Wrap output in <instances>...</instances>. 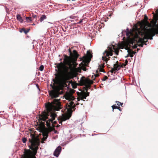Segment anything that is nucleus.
Returning a JSON list of instances; mask_svg holds the SVG:
<instances>
[{
	"instance_id": "nucleus-1",
	"label": "nucleus",
	"mask_w": 158,
	"mask_h": 158,
	"mask_svg": "<svg viewBox=\"0 0 158 158\" xmlns=\"http://www.w3.org/2000/svg\"><path fill=\"white\" fill-rule=\"evenodd\" d=\"M69 52L72 60L70 62L67 63V66L63 65V69L65 72L64 76L61 79L58 80L60 85L61 86L66 85L67 83H69L71 75L78 71L77 68L78 63H77V61L79 55L75 50H73L72 52L70 48H69Z\"/></svg>"
},
{
	"instance_id": "nucleus-2",
	"label": "nucleus",
	"mask_w": 158,
	"mask_h": 158,
	"mask_svg": "<svg viewBox=\"0 0 158 158\" xmlns=\"http://www.w3.org/2000/svg\"><path fill=\"white\" fill-rule=\"evenodd\" d=\"M50 96L53 99L51 103H49L45 105V107L48 112L51 111L52 109L56 111H59L61 109V105L60 102V99L56 98L59 97V92L53 89L51 91L48 92Z\"/></svg>"
},
{
	"instance_id": "nucleus-3",
	"label": "nucleus",
	"mask_w": 158,
	"mask_h": 158,
	"mask_svg": "<svg viewBox=\"0 0 158 158\" xmlns=\"http://www.w3.org/2000/svg\"><path fill=\"white\" fill-rule=\"evenodd\" d=\"M63 56L64 58L63 59V62H60L59 63H56L55 64L56 66V67L58 69L60 68H61L62 69L63 72V75L57 77L56 80L53 78L52 79L53 81L54 82L60 89L63 88L66 85H64L63 86L60 85L59 83V81H58V80L59 79H61L62 77H64V76L65 72L64 71V69H63V65L67 66V63L70 62V61H68L69 57H70V56H68L65 54H64Z\"/></svg>"
},
{
	"instance_id": "nucleus-4",
	"label": "nucleus",
	"mask_w": 158,
	"mask_h": 158,
	"mask_svg": "<svg viewBox=\"0 0 158 158\" xmlns=\"http://www.w3.org/2000/svg\"><path fill=\"white\" fill-rule=\"evenodd\" d=\"M78 98H74L72 97V100L76 102H77L76 103V105H78L80 102L81 105H82V102H85V101L84 99H86V97L89 95V93L87 91H81L80 93L78 92Z\"/></svg>"
},
{
	"instance_id": "nucleus-5",
	"label": "nucleus",
	"mask_w": 158,
	"mask_h": 158,
	"mask_svg": "<svg viewBox=\"0 0 158 158\" xmlns=\"http://www.w3.org/2000/svg\"><path fill=\"white\" fill-rule=\"evenodd\" d=\"M56 116V114L55 113L46 114L45 115L43 120L46 123L47 126H51V123Z\"/></svg>"
},
{
	"instance_id": "nucleus-6",
	"label": "nucleus",
	"mask_w": 158,
	"mask_h": 158,
	"mask_svg": "<svg viewBox=\"0 0 158 158\" xmlns=\"http://www.w3.org/2000/svg\"><path fill=\"white\" fill-rule=\"evenodd\" d=\"M140 36L141 37H140L138 34L135 38L131 39L129 43L131 45H132V46L131 45V46H132V48H136L137 47V44L139 43L138 42L139 39V38H143L144 37L143 36H142L141 35H140ZM144 40H143L142 42L145 43V44L146 45L147 44L146 43L148 42V40H147L146 41H145ZM140 43H141V42Z\"/></svg>"
},
{
	"instance_id": "nucleus-7",
	"label": "nucleus",
	"mask_w": 158,
	"mask_h": 158,
	"mask_svg": "<svg viewBox=\"0 0 158 158\" xmlns=\"http://www.w3.org/2000/svg\"><path fill=\"white\" fill-rule=\"evenodd\" d=\"M31 144L32 146V148H30L36 152L38 149V147L40 144V141L38 139H35L31 143Z\"/></svg>"
},
{
	"instance_id": "nucleus-8",
	"label": "nucleus",
	"mask_w": 158,
	"mask_h": 158,
	"mask_svg": "<svg viewBox=\"0 0 158 158\" xmlns=\"http://www.w3.org/2000/svg\"><path fill=\"white\" fill-rule=\"evenodd\" d=\"M21 158H36L32 153L30 151H25L23 155H22Z\"/></svg>"
},
{
	"instance_id": "nucleus-9",
	"label": "nucleus",
	"mask_w": 158,
	"mask_h": 158,
	"mask_svg": "<svg viewBox=\"0 0 158 158\" xmlns=\"http://www.w3.org/2000/svg\"><path fill=\"white\" fill-rule=\"evenodd\" d=\"M108 50H106L103 53V55L106 54V56L109 57V56H111L113 55V52H114L113 50L111 48L108 47Z\"/></svg>"
},
{
	"instance_id": "nucleus-10",
	"label": "nucleus",
	"mask_w": 158,
	"mask_h": 158,
	"mask_svg": "<svg viewBox=\"0 0 158 158\" xmlns=\"http://www.w3.org/2000/svg\"><path fill=\"white\" fill-rule=\"evenodd\" d=\"M61 147L59 146L55 149L53 153L54 156L57 157L59 156L61 151Z\"/></svg>"
},
{
	"instance_id": "nucleus-11",
	"label": "nucleus",
	"mask_w": 158,
	"mask_h": 158,
	"mask_svg": "<svg viewBox=\"0 0 158 158\" xmlns=\"http://www.w3.org/2000/svg\"><path fill=\"white\" fill-rule=\"evenodd\" d=\"M70 117L71 116L70 115H62L61 117V121L59 123L60 124H61V123H62L63 122L65 121L67 119H69L70 118Z\"/></svg>"
},
{
	"instance_id": "nucleus-12",
	"label": "nucleus",
	"mask_w": 158,
	"mask_h": 158,
	"mask_svg": "<svg viewBox=\"0 0 158 158\" xmlns=\"http://www.w3.org/2000/svg\"><path fill=\"white\" fill-rule=\"evenodd\" d=\"M16 17L17 20L19 21L20 23H22L23 22V21L20 15L18 14L16 15Z\"/></svg>"
},
{
	"instance_id": "nucleus-13",
	"label": "nucleus",
	"mask_w": 158,
	"mask_h": 158,
	"mask_svg": "<svg viewBox=\"0 0 158 158\" xmlns=\"http://www.w3.org/2000/svg\"><path fill=\"white\" fill-rule=\"evenodd\" d=\"M104 64H101V65H99V69L100 72H104V70L103 69L104 67Z\"/></svg>"
},
{
	"instance_id": "nucleus-14",
	"label": "nucleus",
	"mask_w": 158,
	"mask_h": 158,
	"mask_svg": "<svg viewBox=\"0 0 158 158\" xmlns=\"http://www.w3.org/2000/svg\"><path fill=\"white\" fill-rule=\"evenodd\" d=\"M47 17L45 15H42L40 18V22H42L44 20L46 19Z\"/></svg>"
},
{
	"instance_id": "nucleus-15",
	"label": "nucleus",
	"mask_w": 158,
	"mask_h": 158,
	"mask_svg": "<svg viewBox=\"0 0 158 158\" xmlns=\"http://www.w3.org/2000/svg\"><path fill=\"white\" fill-rule=\"evenodd\" d=\"M30 30V29L27 30L25 29L24 28H23L20 30V32H22L23 31L25 34H26Z\"/></svg>"
},
{
	"instance_id": "nucleus-16",
	"label": "nucleus",
	"mask_w": 158,
	"mask_h": 158,
	"mask_svg": "<svg viewBox=\"0 0 158 158\" xmlns=\"http://www.w3.org/2000/svg\"><path fill=\"white\" fill-rule=\"evenodd\" d=\"M79 66H80V67L81 69L83 70L84 71H86L87 69H86V68H85L84 65V64L81 63V64H79Z\"/></svg>"
},
{
	"instance_id": "nucleus-17",
	"label": "nucleus",
	"mask_w": 158,
	"mask_h": 158,
	"mask_svg": "<svg viewBox=\"0 0 158 158\" xmlns=\"http://www.w3.org/2000/svg\"><path fill=\"white\" fill-rule=\"evenodd\" d=\"M120 67L118 65H117L113 69V70L115 72L118 71L120 69Z\"/></svg>"
},
{
	"instance_id": "nucleus-18",
	"label": "nucleus",
	"mask_w": 158,
	"mask_h": 158,
	"mask_svg": "<svg viewBox=\"0 0 158 158\" xmlns=\"http://www.w3.org/2000/svg\"><path fill=\"white\" fill-rule=\"evenodd\" d=\"M127 52H128V55H129V56L130 57H132L134 55L129 50H127Z\"/></svg>"
},
{
	"instance_id": "nucleus-19",
	"label": "nucleus",
	"mask_w": 158,
	"mask_h": 158,
	"mask_svg": "<svg viewBox=\"0 0 158 158\" xmlns=\"http://www.w3.org/2000/svg\"><path fill=\"white\" fill-rule=\"evenodd\" d=\"M102 60H103L104 61H105L106 63H107L108 60V59L106 56H102Z\"/></svg>"
},
{
	"instance_id": "nucleus-20",
	"label": "nucleus",
	"mask_w": 158,
	"mask_h": 158,
	"mask_svg": "<svg viewBox=\"0 0 158 158\" xmlns=\"http://www.w3.org/2000/svg\"><path fill=\"white\" fill-rule=\"evenodd\" d=\"M44 69V66L43 65H41L39 67V70L41 71H42Z\"/></svg>"
},
{
	"instance_id": "nucleus-21",
	"label": "nucleus",
	"mask_w": 158,
	"mask_h": 158,
	"mask_svg": "<svg viewBox=\"0 0 158 158\" xmlns=\"http://www.w3.org/2000/svg\"><path fill=\"white\" fill-rule=\"evenodd\" d=\"M69 104L71 106H72L73 105L74 106H76V105H75L76 104H74V102L73 101H69Z\"/></svg>"
},
{
	"instance_id": "nucleus-22",
	"label": "nucleus",
	"mask_w": 158,
	"mask_h": 158,
	"mask_svg": "<svg viewBox=\"0 0 158 158\" xmlns=\"http://www.w3.org/2000/svg\"><path fill=\"white\" fill-rule=\"evenodd\" d=\"M137 45L139 47H143V42L139 43L137 44Z\"/></svg>"
},
{
	"instance_id": "nucleus-23",
	"label": "nucleus",
	"mask_w": 158,
	"mask_h": 158,
	"mask_svg": "<svg viewBox=\"0 0 158 158\" xmlns=\"http://www.w3.org/2000/svg\"><path fill=\"white\" fill-rule=\"evenodd\" d=\"M111 107L113 109V111H114V110L117 108V106H116V105H113L111 106Z\"/></svg>"
},
{
	"instance_id": "nucleus-24",
	"label": "nucleus",
	"mask_w": 158,
	"mask_h": 158,
	"mask_svg": "<svg viewBox=\"0 0 158 158\" xmlns=\"http://www.w3.org/2000/svg\"><path fill=\"white\" fill-rule=\"evenodd\" d=\"M38 131H39V132L40 133H42L43 132V129L40 128H37L36 129Z\"/></svg>"
},
{
	"instance_id": "nucleus-25",
	"label": "nucleus",
	"mask_w": 158,
	"mask_h": 158,
	"mask_svg": "<svg viewBox=\"0 0 158 158\" xmlns=\"http://www.w3.org/2000/svg\"><path fill=\"white\" fill-rule=\"evenodd\" d=\"M27 139L26 138L24 137L22 138V141L23 143H25L27 141Z\"/></svg>"
},
{
	"instance_id": "nucleus-26",
	"label": "nucleus",
	"mask_w": 158,
	"mask_h": 158,
	"mask_svg": "<svg viewBox=\"0 0 158 158\" xmlns=\"http://www.w3.org/2000/svg\"><path fill=\"white\" fill-rule=\"evenodd\" d=\"M26 19L27 20V19H28L30 21H31L32 20V19H31V18L30 17H26Z\"/></svg>"
},
{
	"instance_id": "nucleus-27",
	"label": "nucleus",
	"mask_w": 158,
	"mask_h": 158,
	"mask_svg": "<svg viewBox=\"0 0 158 158\" xmlns=\"http://www.w3.org/2000/svg\"><path fill=\"white\" fill-rule=\"evenodd\" d=\"M129 50L131 52L133 55L137 53V52L134 51L132 49H130Z\"/></svg>"
},
{
	"instance_id": "nucleus-28",
	"label": "nucleus",
	"mask_w": 158,
	"mask_h": 158,
	"mask_svg": "<svg viewBox=\"0 0 158 158\" xmlns=\"http://www.w3.org/2000/svg\"><path fill=\"white\" fill-rule=\"evenodd\" d=\"M68 143L65 142V143H63L61 144V145L62 146H65L66 144H67Z\"/></svg>"
},
{
	"instance_id": "nucleus-29",
	"label": "nucleus",
	"mask_w": 158,
	"mask_h": 158,
	"mask_svg": "<svg viewBox=\"0 0 158 158\" xmlns=\"http://www.w3.org/2000/svg\"><path fill=\"white\" fill-rule=\"evenodd\" d=\"M107 79V77L106 76H105L102 79V81H105Z\"/></svg>"
},
{
	"instance_id": "nucleus-30",
	"label": "nucleus",
	"mask_w": 158,
	"mask_h": 158,
	"mask_svg": "<svg viewBox=\"0 0 158 158\" xmlns=\"http://www.w3.org/2000/svg\"><path fill=\"white\" fill-rule=\"evenodd\" d=\"M69 18L72 19H74L76 18V17L75 16L71 15L69 16Z\"/></svg>"
},
{
	"instance_id": "nucleus-31",
	"label": "nucleus",
	"mask_w": 158,
	"mask_h": 158,
	"mask_svg": "<svg viewBox=\"0 0 158 158\" xmlns=\"http://www.w3.org/2000/svg\"><path fill=\"white\" fill-rule=\"evenodd\" d=\"M116 103H117V105L118 106H120V105L121 104V102L118 101H116Z\"/></svg>"
},
{
	"instance_id": "nucleus-32",
	"label": "nucleus",
	"mask_w": 158,
	"mask_h": 158,
	"mask_svg": "<svg viewBox=\"0 0 158 158\" xmlns=\"http://www.w3.org/2000/svg\"><path fill=\"white\" fill-rule=\"evenodd\" d=\"M32 16L34 18H36V15H34L33 14L32 15Z\"/></svg>"
},
{
	"instance_id": "nucleus-33",
	"label": "nucleus",
	"mask_w": 158,
	"mask_h": 158,
	"mask_svg": "<svg viewBox=\"0 0 158 158\" xmlns=\"http://www.w3.org/2000/svg\"><path fill=\"white\" fill-rule=\"evenodd\" d=\"M130 34V32L129 31H127L126 32V34L127 35H128Z\"/></svg>"
},
{
	"instance_id": "nucleus-34",
	"label": "nucleus",
	"mask_w": 158,
	"mask_h": 158,
	"mask_svg": "<svg viewBox=\"0 0 158 158\" xmlns=\"http://www.w3.org/2000/svg\"><path fill=\"white\" fill-rule=\"evenodd\" d=\"M93 82L91 80H90L89 81V83L91 84H92L93 83Z\"/></svg>"
},
{
	"instance_id": "nucleus-35",
	"label": "nucleus",
	"mask_w": 158,
	"mask_h": 158,
	"mask_svg": "<svg viewBox=\"0 0 158 158\" xmlns=\"http://www.w3.org/2000/svg\"><path fill=\"white\" fill-rule=\"evenodd\" d=\"M80 47L81 48H84V49H85V48H84V46L83 45H81V46H80Z\"/></svg>"
},
{
	"instance_id": "nucleus-36",
	"label": "nucleus",
	"mask_w": 158,
	"mask_h": 158,
	"mask_svg": "<svg viewBox=\"0 0 158 158\" xmlns=\"http://www.w3.org/2000/svg\"><path fill=\"white\" fill-rule=\"evenodd\" d=\"M82 22V20H81L80 21H79V22L77 23H80Z\"/></svg>"
},
{
	"instance_id": "nucleus-37",
	"label": "nucleus",
	"mask_w": 158,
	"mask_h": 158,
	"mask_svg": "<svg viewBox=\"0 0 158 158\" xmlns=\"http://www.w3.org/2000/svg\"><path fill=\"white\" fill-rule=\"evenodd\" d=\"M123 103H121V104H120V106H121L122 107H123Z\"/></svg>"
},
{
	"instance_id": "nucleus-38",
	"label": "nucleus",
	"mask_w": 158,
	"mask_h": 158,
	"mask_svg": "<svg viewBox=\"0 0 158 158\" xmlns=\"http://www.w3.org/2000/svg\"><path fill=\"white\" fill-rule=\"evenodd\" d=\"M36 86L37 87V88L38 89H39V88L38 87V84H37L36 85Z\"/></svg>"
},
{
	"instance_id": "nucleus-39",
	"label": "nucleus",
	"mask_w": 158,
	"mask_h": 158,
	"mask_svg": "<svg viewBox=\"0 0 158 158\" xmlns=\"http://www.w3.org/2000/svg\"><path fill=\"white\" fill-rule=\"evenodd\" d=\"M139 50H140V49L139 48H137V52H138Z\"/></svg>"
},
{
	"instance_id": "nucleus-40",
	"label": "nucleus",
	"mask_w": 158,
	"mask_h": 158,
	"mask_svg": "<svg viewBox=\"0 0 158 158\" xmlns=\"http://www.w3.org/2000/svg\"><path fill=\"white\" fill-rule=\"evenodd\" d=\"M46 23H50V24H53V23H51V22H47Z\"/></svg>"
},
{
	"instance_id": "nucleus-41",
	"label": "nucleus",
	"mask_w": 158,
	"mask_h": 158,
	"mask_svg": "<svg viewBox=\"0 0 158 158\" xmlns=\"http://www.w3.org/2000/svg\"><path fill=\"white\" fill-rule=\"evenodd\" d=\"M95 77H98V75L97 74L95 75Z\"/></svg>"
},
{
	"instance_id": "nucleus-42",
	"label": "nucleus",
	"mask_w": 158,
	"mask_h": 158,
	"mask_svg": "<svg viewBox=\"0 0 158 158\" xmlns=\"http://www.w3.org/2000/svg\"><path fill=\"white\" fill-rule=\"evenodd\" d=\"M50 86H51L53 88H54V86H53L52 85V84H50Z\"/></svg>"
},
{
	"instance_id": "nucleus-43",
	"label": "nucleus",
	"mask_w": 158,
	"mask_h": 158,
	"mask_svg": "<svg viewBox=\"0 0 158 158\" xmlns=\"http://www.w3.org/2000/svg\"><path fill=\"white\" fill-rule=\"evenodd\" d=\"M117 109H120V107H119L118 106H117V108H116Z\"/></svg>"
},
{
	"instance_id": "nucleus-44",
	"label": "nucleus",
	"mask_w": 158,
	"mask_h": 158,
	"mask_svg": "<svg viewBox=\"0 0 158 158\" xmlns=\"http://www.w3.org/2000/svg\"><path fill=\"white\" fill-rule=\"evenodd\" d=\"M115 53H116V55H118V52H117Z\"/></svg>"
},
{
	"instance_id": "nucleus-45",
	"label": "nucleus",
	"mask_w": 158,
	"mask_h": 158,
	"mask_svg": "<svg viewBox=\"0 0 158 158\" xmlns=\"http://www.w3.org/2000/svg\"><path fill=\"white\" fill-rule=\"evenodd\" d=\"M129 56V55H128V54H127V55L125 56V57L127 58V57H128Z\"/></svg>"
},
{
	"instance_id": "nucleus-46",
	"label": "nucleus",
	"mask_w": 158,
	"mask_h": 158,
	"mask_svg": "<svg viewBox=\"0 0 158 158\" xmlns=\"http://www.w3.org/2000/svg\"><path fill=\"white\" fill-rule=\"evenodd\" d=\"M62 60V58H60V59H59V61H61V60Z\"/></svg>"
},
{
	"instance_id": "nucleus-47",
	"label": "nucleus",
	"mask_w": 158,
	"mask_h": 158,
	"mask_svg": "<svg viewBox=\"0 0 158 158\" xmlns=\"http://www.w3.org/2000/svg\"><path fill=\"white\" fill-rule=\"evenodd\" d=\"M118 109L120 111H121V108H120V109Z\"/></svg>"
},
{
	"instance_id": "nucleus-48",
	"label": "nucleus",
	"mask_w": 158,
	"mask_h": 158,
	"mask_svg": "<svg viewBox=\"0 0 158 158\" xmlns=\"http://www.w3.org/2000/svg\"><path fill=\"white\" fill-rule=\"evenodd\" d=\"M35 25V23H33V24H32V25Z\"/></svg>"
},
{
	"instance_id": "nucleus-49",
	"label": "nucleus",
	"mask_w": 158,
	"mask_h": 158,
	"mask_svg": "<svg viewBox=\"0 0 158 158\" xmlns=\"http://www.w3.org/2000/svg\"><path fill=\"white\" fill-rule=\"evenodd\" d=\"M127 30L128 31L129 30V29L128 28H127Z\"/></svg>"
},
{
	"instance_id": "nucleus-50",
	"label": "nucleus",
	"mask_w": 158,
	"mask_h": 158,
	"mask_svg": "<svg viewBox=\"0 0 158 158\" xmlns=\"http://www.w3.org/2000/svg\"><path fill=\"white\" fill-rule=\"evenodd\" d=\"M55 71H57V69H55Z\"/></svg>"
},
{
	"instance_id": "nucleus-51",
	"label": "nucleus",
	"mask_w": 158,
	"mask_h": 158,
	"mask_svg": "<svg viewBox=\"0 0 158 158\" xmlns=\"http://www.w3.org/2000/svg\"><path fill=\"white\" fill-rule=\"evenodd\" d=\"M63 31H64V32H65V31H64V30H63Z\"/></svg>"
},
{
	"instance_id": "nucleus-52",
	"label": "nucleus",
	"mask_w": 158,
	"mask_h": 158,
	"mask_svg": "<svg viewBox=\"0 0 158 158\" xmlns=\"http://www.w3.org/2000/svg\"><path fill=\"white\" fill-rule=\"evenodd\" d=\"M109 16H111V15H110Z\"/></svg>"
},
{
	"instance_id": "nucleus-53",
	"label": "nucleus",
	"mask_w": 158,
	"mask_h": 158,
	"mask_svg": "<svg viewBox=\"0 0 158 158\" xmlns=\"http://www.w3.org/2000/svg\"><path fill=\"white\" fill-rule=\"evenodd\" d=\"M73 24H76V23H73Z\"/></svg>"
},
{
	"instance_id": "nucleus-54",
	"label": "nucleus",
	"mask_w": 158,
	"mask_h": 158,
	"mask_svg": "<svg viewBox=\"0 0 158 158\" xmlns=\"http://www.w3.org/2000/svg\"><path fill=\"white\" fill-rule=\"evenodd\" d=\"M97 135V134H95V135ZM94 135L92 134V136H93V135Z\"/></svg>"
},
{
	"instance_id": "nucleus-55",
	"label": "nucleus",
	"mask_w": 158,
	"mask_h": 158,
	"mask_svg": "<svg viewBox=\"0 0 158 158\" xmlns=\"http://www.w3.org/2000/svg\"><path fill=\"white\" fill-rule=\"evenodd\" d=\"M60 55H59V57H60Z\"/></svg>"
},
{
	"instance_id": "nucleus-56",
	"label": "nucleus",
	"mask_w": 158,
	"mask_h": 158,
	"mask_svg": "<svg viewBox=\"0 0 158 158\" xmlns=\"http://www.w3.org/2000/svg\"><path fill=\"white\" fill-rule=\"evenodd\" d=\"M73 21V20H71V22H72V21Z\"/></svg>"
}]
</instances>
